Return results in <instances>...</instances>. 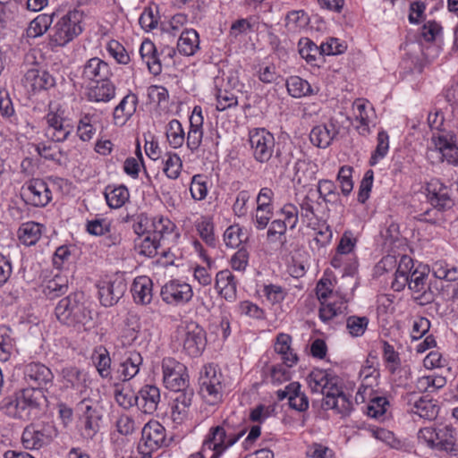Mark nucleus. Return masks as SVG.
I'll use <instances>...</instances> for the list:
<instances>
[{
	"instance_id": "nucleus-1",
	"label": "nucleus",
	"mask_w": 458,
	"mask_h": 458,
	"mask_svg": "<svg viewBox=\"0 0 458 458\" xmlns=\"http://www.w3.org/2000/svg\"><path fill=\"white\" fill-rule=\"evenodd\" d=\"M46 400L42 390L30 387L21 390L15 397L5 399L2 409L14 418L30 420L37 418Z\"/></svg>"
},
{
	"instance_id": "nucleus-2",
	"label": "nucleus",
	"mask_w": 458,
	"mask_h": 458,
	"mask_svg": "<svg viewBox=\"0 0 458 458\" xmlns=\"http://www.w3.org/2000/svg\"><path fill=\"white\" fill-rule=\"evenodd\" d=\"M83 299L82 293H73L61 299L55 309L57 319L69 327L89 325L92 320L91 311Z\"/></svg>"
},
{
	"instance_id": "nucleus-3",
	"label": "nucleus",
	"mask_w": 458,
	"mask_h": 458,
	"mask_svg": "<svg viewBox=\"0 0 458 458\" xmlns=\"http://www.w3.org/2000/svg\"><path fill=\"white\" fill-rule=\"evenodd\" d=\"M81 13L78 11L64 15L53 27L50 35L52 46L64 47L80 35L82 28L80 25Z\"/></svg>"
},
{
	"instance_id": "nucleus-4",
	"label": "nucleus",
	"mask_w": 458,
	"mask_h": 458,
	"mask_svg": "<svg viewBox=\"0 0 458 458\" xmlns=\"http://www.w3.org/2000/svg\"><path fill=\"white\" fill-rule=\"evenodd\" d=\"M438 283L442 282L428 280V274L418 269L409 276V288L413 293L414 300L422 306L434 301L439 293Z\"/></svg>"
},
{
	"instance_id": "nucleus-5",
	"label": "nucleus",
	"mask_w": 458,
	"mask_h": 458,
	"mask_svg": "<svg viewBox=\"0 0 458 458\" xmlns=\"http://www.w3.org/2000/svg\"><path fill=\"white\" fill-rule=\"evenodd\" d=\"M222 379V373L216 367L212 365L204 367L199 379V393L208 403L215 404L221 400Z\"/></svg>"
},
{
	"instance_id": "nucleus-6",
	"label": "nucleus",
	"mask_w": 458,
	"mask_h": 458,
	"mask_svg": "<svg viewBox=\"0 0 458 458\" xmlns=\"http://www.w3.org/2000/svg\"><path fill=\"white\" fill-rule=\"evenodd\" d=\"M242 430L237 434L228 432L224 426H216L210 429L208 438L203 443V452L211 453L209 458H218L229 446L235 444L244 435Z\"/></svg>"
},
{
	"instance_id": "nucleus-7",
	"label": "nucleus",
	"mask_w": 458,
	"mask_h": 458,
	"mask_svg": "<svg viewBox=\"0 0 458 458\" xmlns=\"http://www.w3.org/2000/svg\"><path fill=\"white\" fill-rule=\"evenodd\" d=\"M427 197L430 204L438 211L450 209L458 204L457 195L453 187H447L439 180H431L427 185Z\"/></svg>"
},
{
	"instance_id": "nucleus-8",
	"label": "nucleus",
	"mask_w": 458,
	"mask_h": 458,
	"mask_svg": "<svg viewBox=\"0 0 458 458\" xmlns=\"http://www.w3.org/2000/svg\"><path fill=\"white\" fill-rule=\"evenodd\" d=\"M181 330L183 352L191 357L199 356L207 344L205 330L194 321L187 322Z\"/></svg>"
},
{
	"instance_id": "nucleus-9",
	"label": "nucleus",
	"mask_w": 458,
	"mask_h": 458,
	"mask_svg": "<svg viewBox=\"0 0 458 458\" xmlns=\"http://www.w3.org/2000/svg\"><path fill=\"white\" fill-rule=\"evenodd\" d=\"M163 380L166 388L178 391L189 386V375L186 367L172 358L162 361Z\"/></svg>"
},
{
	"instance_id": "nucleus-10",
	"label": "nucleus",
	"mask_w": 458,
	"mask_h": 458,
	"mask_svg": "<svg viewBox=\"0 0 458 458\" xmlns=\"http://www.w3.org/2000/svg\"><path fill=\"white\" fill-rule=\"evenodd\" d=\"M250 144L254 158L260 163L267 162L274 152L275 138L264 128H256L250 131Z\"/></svg>"
},
{
	"instance_id": "nucleus-11",
	"label": "nucleus",
	"mask_w": 458,
	"mask_h": 458,
	"mask_svg": "<svg viewBox=\"0 0 458 458\" xmlns=\"http://www.w3.org/2000/svg\"><path fill=\"white\" fill-rule=\"evenodd\" d=\"M113 357L114 360H118L115 374L123 383L131 380L139 373L143 361L140 353L134 350L124 351L123 353L114 352Z\"/></svg>"
},
{
	"instance_id": "nucleus-12",
	"label": "nucleus",
	"mask_w": 458,
	"mask_h": 458,
	"mask_svg": "<svg viewBox=\"0 0 458 458\" xmlns=\"http://www.w3.org/2000/svg\"><path fill=\"white\" fill-rule=\"evenodd\" d=\"M55 435V429L51 424H36L25 428L22 433V444L27 449L38 450L47 445Z\"/></svg>"
},
{
	"instance_id": "nucleus-13",
	"label": "nucleus",
	"mask_w": 458,
	"mask_h": 458,
	"mask_svg": "<svg viewBox=\"0 0 458 458\" xmlns=\"http://www.w3.org/2000/svg\"><path fill=\"white\" fill-rule=\"evenodd\" d=\"M100 302L105 307L115 305L127 290L125 280L120 276L98 284Z\"/></svg>"
},
{
	"instance_id": "nucleus-14",
	"label": "nucleus",
	"mask_w": 458,
	"mask_h": 458,
	"mask_svg": "<svg viewBox=\"0 0 458 458\" xmlns=\"http://www.w3.org/2000/svg\"><path fill=\"white\" fill-rule=\"evenodd\" d=\"M21 195L28 203L35 207L47 206L52 198L48 185L42 179L28 182L21 189Z\"/></svg>"
},
{
	"instance_id": "nucleus-15",
	"label": "nucleus",
	"mask_w": 458,
	"mask_h": 458,
	"mask_svg": "<svg viewBox=\"0 0 458 458\" xmlns=\"http://www.w3.org/2000/svg\"><path fill=\"white\" fill-rule=\"evenodd\" d=\"M24 378L31 387L38 389L53 385L54 374L51 369L40 362H30L24 367Z\"/></svg>"
},
{
	"instance_id": "nucleus-16",
	"label": "nucleus",
	"mask_w": 458,
	"mask_h": 458,
	"mask_svg": "<svg viewBox=\"0 0 458 458\" xmlns=\"http://www.w3.org/2000/svg\"><path fill=\"white\" fill-rule=\"evenodd\" d=\"M160 295L165 303L177 305L191 301L193 293L190 284L178 281H170L161 288Z\"/></svg>"
},
{
	"instance_id": "nucleus-17",
	"label": "nucleus",
	"mask_w": 458,
	"mask_h": 458,
	"mask_svg": "<svg viewBox=\"0 0 458 458\" xmlns=\"http://www.w3.org/2000/svg\"><path fill=\"white\" fill-rule=\"evenodd\" d=\"M173 392L174 396L173 397L172 418L174 422L181 423L189 414L194 397V390L188 386Z\"/></svg>"
},
{
	"instance_id": "nucleus-18",
	"label": "nucleus",
	"mask_w": 458,
	"mask_h": 458,
	"mask_svg": "<svg viewBox=\"0 0 458 458\" xmlns=\"http://www.w3.org/2000/svg\"><path fill=\"white\" fill-rule=\"evenodd\" d=\"M408 405L411 406V411L420 418L432 420L437 417L439 407L431 399L417 396L415 392L406 394Z\"/></svg>"
},
{
	"instance_id": "nucleus-19",
	"label": "nucleus",
	"mask_w": 458,
	"mask_h": 458,
	"mask_svg": "<svg viewBox=\"0 0 458 458\" xmlns=\"http://www.w3.org/2000/svg\"><path fill=\"white\" fill-rule=\"evenodd\" d=\"M48 125L47 136L52 140L62 142L65 140L72 131V126L68 121L54 112H49L46 116Z\"/></svg>"
},
{
	"instance_id": "nucleus-20",
	"label": "nucleus",
	"mask_w": 458,
	"mask_h": 458,
	"mask_svg": "<svg viewBox=\"0 0 458 458\" xmlns=\"http://www.w3.org/2000/svg\"><path fill=\"white\" fill-rule=\"evenodd\" d=\"M78 407L81 411V420L84 423L83 435L87 438H92L99 429L98 420L101 416L90 400L83 399Z\"/></svg>"
},
{
	"instance_id": "nucleus-21",
	"label": "nucleus",
	"mask_w": 458,
	"mask_h": 458,
	"mask_svg": "<svg viewBox=\"0 0 458 458\" xmlns=\"http://www.w3.org/2000/svg\"><path fill=\"white\" fill-rule=\"evenodd\" d=\"M141 442L149 451L167 445L165 428L157 421L147 423L142 428Z\"/></svg>"
},
{
	"instance_id": "nucleus-22",
	"label": "nucleus",
	"mask_w": 458,
	"mask_h": 458,
	"mask_svg": "<svg viewBox=\"0 0 458 458\" xmlns=\"http://www.w3.org/2000/svg\"><path fill=\"white\" fill-rule=\"evenodd\" d=\"M431 143L436 150L441 154V159L454 166H458V146L453 136L433 135Z\"/></svg>"
},
{
	"instance_id": "nucleus-23",
	"label": "nucleus",
	"mask_w": 458,
	"mask_h": 458,
	"mask_svg": "<svg viewBox=\"0 0 458 458\" xmlns=\"http://www.w3.org/2000/svg\"><path fill=\"white\" fill-rule=\"evenodd\" d=\"M23 84L27 89L37 92L54 87L55 80L47 71L30 69L24 75Z\"/></svg>"
},
{
	"instance_id": "nucleus-24",
	"label": "nucleus",
	"mask_w": 458,
	"mask_h": 458,
	"mask_svg": "<svg viewBox=\"0 0 458 458\" xmlns=\"http://www.w3.org/2000/svg\"><path fill=\"white\" fill-rule=\"evenodd\" d=\"M160 403V390L153 385L143 386L137 394V407L146 414H153Z\"/></svg>"
},
{
	"instance_id": "nucleus-25",
	"label": "nucleus",
	"mask_w": 458,
	"mask_h": 458,
	"mask_svg": "<svg viewBox=\"0 0 458 458\" xmlns=\"http://www.w3.org/2000/svg\"><path fill=\"white\" fill-rule=\"evenodd\" d=\"M435 437L436 442L433 449L445 452L452 456L458 455L456 432L452 426H445L437 428Z\"/></svg>"
},
{
	"instance_id": "nucleus-26",
	"label": "nucleus",
	"mask_w": 458,
	"mask_h": 458,
	"mask_svg": "<svg viewBox=\"0 0 458 458\" xmlns=\"http://www.w3.org/2000/svg\"><path fill=\"white\" fill-rule=\"evenodd\" d=\"M112 72L107 63L98 57H93L87 61L83 66L82 78L93 82L110 79Z\"/></svg>"
},
{
	"instance_id": "nucleus-27",
	"label": "nucleus",
	"mask_w": 458,
	"mask_h": 458,
	"mask_svg": "<svg viewBox=\"0 0 458 458\" xmlns=\"http://www.w3.org/2000/svg\"><path fill=\"white\" fill-rule=\"evenodd\" d=\"M337 134L338 130L332 123L329 124H319L311 130L310 140L314 146L326 148L331 144Z\"/></svg>"
},
{
	"instance_id": "nucleus-28",
	"label": "nucleus",
	"mask_w": 458,
	"mask_h": 458,
	"mask_svg": "<svg viewBox=\"0 0 458 458\" xmlns=\"http://www.w3.org/2000/svg\"><path fill=\"white\" fill-rule=\"evenodd\" d=\"M216 289L225 300L233 301L236 297V280L228 269L219 271L216 276Z\"/></svg>"
},
{
	"instance_id": "nucleus-29",
	"label": "nucleus",
	"mask_w": 458,
	"mask_h": 458,
	"mask_svg": "<svg viewBox=\"0 0 458 458\" xmlns=\"http://www.w3.org/2000/svg\"><path fill=\"white\" fill-rule=\"evenodd\" d=\"M153 283L148 276H138L131 285V293L136 303L147 305L152 301Z\"/></svg>"
},
{
	"instance_id": "nucleus-30",
	"label": "nucleus",
	"mask_w": 458,
	"mask_h": 458,
	"mask_svg": "<svg viewBox=\"0 0 458 458\" xmlns=\"http://www.w3.org/2000/svg\"><path fill=\"white\" fill-rule=\"evenodd\" d=\"M94 83L88 89L87 98L89 101L108 102L114 98L115 87L109 79Z\"/></svg>"
},
{
	"instance_id": "nucleus-31",
	"label": "nucleus",
	"mask_w": 458,
	"mask_h": 458,
	"mask_svg": "<svg viewBox=\"0 0 458 458\" xmlns=\"http://www.w3.org/2000/svg\"><path fill=\"white\" fill-rule=\"evenodd\" d=\"M138 98L134 94L125 96L114 110V121L116 125H123L135 113Z\"/></svg>"
},
{
	"instance_id": "nucleus-32",
	"label": "nucleus",
	"mask_w": 458,
	"mask_h": 458,
	"mask_svg": "<svg viewBox=\"0 0 458 458\" xmlns=\"http://www.w3.org/2000/svg\"><path fill=\"white\" fill-rule=\"evenodd\" d=\"M140 54L146 62L148 71L154 75H158L162 71L161 62L157 56L156 46L150 40L142 42Z\"/></svg>"
},
{
	"instance_id": "nucleus-33",
	"label": "nucleus",
	"mask_w": 458,
	"mask_h": 458,
	"mask_svg": "<svg viewBox=\"0 0 458 458\" xmlns=\"http://www.w3.org/2000/svg\"><path fill=\"white\" fill-rule=\"evenodd\" d=\"M199 34L193 29L183 30L177 42L179 53L187 56L194 55L199 49Z\"/></svg>"
},
{
	"instance_id": "nucleus-34",
	"label": "nucleus",
	"mask_w": 458,
	"mask_h": 458,
	"mask_svg": "<svg viewBox=\"0 0 458 458\" xmlns=\"http://www.w3.org/2000/svg\"><path fill=\"white\" fill-rule=\"evenodd\" d=\"M69 291V280L67 276L57 274L50 279L44 287V293L49 299H55L64 295Z\"/></svg>"
},
{
	"instance_id": "nucleus-35",
	"label": "nucleus",
	"mask_w": 458,
	"mask_h": 458,
	"mask_svg": "<svg viewBox=\"0 0 458 458\" xmlns=\"http://www.w3.org/2000/svg\"><path fill=\"white\" fill-rule=\"evenodd\" d=\"M43 225L36 222L23 224L19 229V239L26 246L34 245L41 236Z\"/></svg>"
},
{
	"instance_id": "nucleus-36",
	"label": "nucleus",
	"mask_w": 458,
	"mask_h": 458,
	"mask_svg": "<svg viewBox=\"0 0 458 458\" xmlns=\"http://www.w3.org/2000/svg\"><path fill=\"white\" fill-rule=\"evenodd\" d=\"M298 46L301 56L309 64H315L314 63L318 58L324 56V52L321 51L320 46L318 47L308 38H301Z\"/></svg>"
},
{
	"instance_id": "nucleus-37",
	"label": "nucleus",
	"mask_w": 458,
	"mask_h": 458,
	"mask_svg": "<svg viewBox=\"0 0 458 458\" xmlns=\"http://www.w3.org/2000/svg\"><path fill=\"white\" fill-rule=\"evenodd\" d=\"M105 197L110 208H119L129 199L130 194L125 186L120 185L113 189L107 187L105 191Z\"/></svg>"
},
{
	"instance_id": "nucleus-38",
	"label": "nucleus",
	"mask_w": 458,
	"mask_h": 458,
	"mask_svg": "<svg viewBox=\"0 0 458 458\" xmlns=\"http://www.w3.org/2000/svg\"><path fill=\"white\" fill-rule=\"evenodd\" d=\"M63 378L66 387H72L82 391L86 387V375L75 367L65 368L62 370Z\"/></svg>"
},
{
	"instance_id": "nucleus-39",
	"label": "nucleus",
	"mask_w": 458,
	"mask_h": 458,
	"mask_svg": "<svg viewBox=\"0 0 458 458\" xmlns=\"http://www.w3.org/2000/svg\"><path fill=\"white\" fill-rule=\"evenodd\" d=\"M288 93L293 98H301L313 94L310 83L298 76H292L286 81Z\"/></svg>"
},
{
	"instance_id": "nucleus-40",
	"label": "nucleus",
	"mask_w": 458,
	"mask_h": 458,
	"mask_svg": "<svg viewBox=\"0 0 458 458\" xmlns=\"http://www.w3.org/2000/svg\"><path fill=\"white\" fill-rule=\"evenodd\" d=\"M159 241L157 235L148 234L144 239L138 238L135 240V250L139 254L148 258H153L157 253Z\"/></svg>"
},
{
	"instance_id": "nucleus-41",
	"label": "nucleus",
	"mask_w": 458,
	"mask_h": 458,
	"mask_svg": "<svg viewBox=\"0 0 458 458\" xmlns=\"http://www.w3.org/2000/svg\"><path fill=\"white\" fill-rule=\"evenodd\" d=\"M165 134L170 146L174 148L182 147L185 140L182 126L177 119H173L168 123Z\"/></svg>"
},
{
	"instance_id": "nucleus-42",
	"label": "nucleus",
	"mask_w": 458,
	"mask_h": 458,
	"mask_svg": "<svg viewBox=\"0 0 458 458\" xmlns=\"http://www.w3.org/2000/svg\"><path fill=\"white\" fill-rule=\"evenodd\" d=\"M53 22V16L48 14H39L30 21L27 29L29 38H37L42 36Z\"/></svg>"
},
{
	"instance_id": "nucleus-43",
	"label": "nucleus",
	"mask_w": 458,
	"mask_h": 458,
	"mask_svg": "<svg viewBox=\"0 0 458 458\" xmlns=\"http://www.w3.org/2000/svg\"><path fill=\"white\" fill-rule=\"evenodd\" d=\"M340 378L331 374L329 380L323 390L324 400L322 406L325 409L327 405H335V398L344 392L340 385Z\"/></svg>"
},
{
	"instance_id": "nucleus-44",
	"label": "nucleus",
	"mask_w": 458,
	"mask_h": 458,
	"mask_svg": "<svg viewBox=\"0 0 458 458\" xmlns=\"http://www.w3.org/2000/svg\"><path fill=\"white\" fill-rule=\"evenodd\" d=\"M111 358L108 351L100 346L98 352V356L95 360L96 369L102 378L111 380L112 377V369H111Z\"/></svg>"
},
{
	"instance_id": "nucleus-45",
	"label": "nucleus",
	"mask_w": 458,
	"mask_h": 458,
	"mask_svg": "<svg viewBox=\"0 0 458 458\" xmlns=\"http://www.w3.org/2000/svg\"><path fill=\"white\" fill-rule=\"evenodd\" d=\"M331 373L323 369H315L308 376L309 386L313 393H323Z\"/></svg>"
},
{
	"instance_id": "nucleus-46",
	"label": "nucleus",
	"mask_w": 458,
	"mask_h": 458,
	"mask_svg": "<svg viewBox=\"0 0 458 458\" xmlns=\"http://www.w3.org/2000/svg\"><path fill=\"white\" fill-rule=\"evenodd\" d=\"M308 21L309 17L302 10L289 12L285 17V26L291 31L305 27Z\"/></svg>"
},
{
	"instance_id": "nucleus-47",
	"label": "nucleus",
	"mask_w": 458,
	"mask_h": 458,
	"mask_svg": "<svg viewBox=\"0 0 458 458\" xmlns=\"http://www.w3.org/2000/svg\"><path fill=\"white\" fill-rule=\"evenodd\" d=\"M195 124H190V131H188L186 143L187 147L191 150L195 151L200 146L203 131L202 126H200V119L194 118Z\"/></svg>"
},
{
	"instance_id": "nucleus-48",
	"label": "nucleus",
	"mask_w": 458,
	"mask_h": 458,
	"mask_svg": "<svg viewBox=\"0 0 458 458\" xmlns=\"http://www.w3.org/2000/svg\"><path fill=\"white\" fill-rule=\"evenodd\" d=\"M114 399L123 409H130L133 405H137V394H133L131 392H124L120 383L114 384Z\"/></svg>"
},
{
	"instance_id": "nucleus-49",
	"label": "nucleus",
	"mask_w": 458,
	"mask_h": 458,
	"mask_svg": "<svg viewBox=\"0 0 458 458\" xmlns=\"http://www.w3.org/2000/svg\"><path fill=\"white\" fill-rule=\"evenodd\" d=\"M388 139L389 137L386 131H381L378 132L377 145L369 160L370 165H375L378 159L386 157L389 148Z\"/></svg>"
},
{
	"instance_id": "nucleus-50",
	"label": "nucleus",
	"mask_w": 458,
	"mask_h": 458,
	"mask_svg": "<svg viewBox=\"0 0 458 458\" xmlns=\"http://www.w3.org/2000/svg\"><path fill=\"white\" fill-rule=\"evenodd\" d=\"M369 324L367 317L351 316L346 320V327L352 336H360Z\"/></svg>"
},
{
	"instance_id": "nucleus-51",
	"label": "nucleus",
	"mask_w": 458,
	"mask_h": 458,
	"mask_svg": "<svg viewBox=\"0 0 458 458\" xmlns=\"http://www.w3.org/2000/svg\"><path fill=\"white\" fill-rule=\"evenodd\" d=\"M151 234L153 236L157 235V238L160 241L164 234L170 233L173 231L174 225L168 218L159 216L151 220Z\"/></svg>"
},
{
	"instance_id": "nucleus-52",
	"label": "nucleus",
	"mask_w": 458,
	"mask_h": 458,
	"mask_svg": "<svg viewBox=\"0 0 458 458\" xmlns=\"http://www.w3.org/2000/svg\"><path fill=\"white\" fill-rule=\"evenodd\" d=\"M355 108L357 110L356 114V121L359 122V125H357V130L359 133L361 135H366L369 133V120L367 114V105L365 103H361L360 101L355 102Z\"/></svg>"
},
{
	"instance_id": "nucleus-53",
	"label": "nucleus",
	"mask_w": 458,
	"mask_h": 458,
	"mask_svg": "<svg viewBox=\"0 0 458 458\" xmlns=\"http://www.w3.org/2000/svg\"><path fill=\"white\" fill-rule=\"evenodd\" d=\"M352 167L344 165L342 166L337 174V181L340 182L342 193L347 196L351 193L353 188V182L352 180Z\"/></svg>"
},
{
	"instance_id": "nucleus-54",
	"label": "nucleus",
	"mask_w": 458,
	"mask_h": 458,
	"mask_svg": "<svg viewBox=\"0 0 458 458\" xmlns=\"http://www.w3.org/2000/svg\"><path fill=\"white\" fill-rule=\"evenodd\" d=\"M182 160L177 154H167V158L165 161L164 172L167 177L176 179L181 173Z\"/></svg>"
},
{
	"instance_id": "nucleus-55",
	"label": "nucleus",
	"mask_w": 458,
	"mask_h": 458,
	"mask_svg": "<svg viewBox=\"0 0 458 458\" xmlns=\"http://www.w3.org/2000/svg\"><path fill=\"white\" fill-rule=\"evenodd\" d=\"M238 105L237 97L227 90L219 89L216 93V109L225 111Z\"/></svg>"
},
{
	"instance_id": "nucleus-56",
	"label": "nucleus",
	"mask_w": 458,
	"mask_h": 458,
	"mask_svg": "<svg viewBox=\"0 0 458 458\" xmlns=\"http://www.w3.org/2000/svg\"><path fill=\"white\" fill-rule=\"evenodd\" d=\"M242 235V230L238 225L229 226L224 233L225 245L230 248L238 247L244 241Z\"/></svg>"
},
{
	"instance_id": "nucleus-57",
	"label": "nucleus",
	"mask_w": 458,
	"mask_h": 458,
	"mask_svg": "<svg viewBox=\"0 0 458 458\" xmlns=\"http://www.w3.org/2000/svg\"><path fill=\"white\" fill-rule=\"evenodd\" d=\"M335 405H327L325 409H332L335 410L337 413L342 414L343 416H347L352 410V403L351 402L349 396H347L344 392H342L339 396L335 398Z\"/></svg>"
},
{
	"instance_id": "nucleus-58",
	"label": "nucleus",
	"mask_w": 458,
	"mask_h": 458,
	"mask_svg": "<svg viewBox=\"0 0 458 458\" xmlns=\"http://www.w3.org/2000/svg\"><path fill=\"white\" fill-rule=\"evenodd\" d=\"M198 231L201 239L209 246H216V239L213 232V224L209 219H203L198 224Z\"/></svg>"
},
{
	"instance_id": "nucleus-59",
	"label": "nucleus",
	"mask_w": 458,
	"mask_h": 458,
	"mask_svg": "<svg viewBox=\"0 0 458 458\" xmlns=\"http://www.w3.org/2000/svg\"><path fill=\"white\" fill-rule=\"evenodd\" d=\"M373 178H374L373 171L368 170L365 173L364 177L360 182V189H359L358 201L360 203H365V201L369 199V192L371 191L372 184H373Z\"/></svg>"
},
{
	"instance_id": "nucleus-60",
	"label": "nucleus",
	"mask_w": 458,
	"mask_h": 458,
	"mask_svg": "<svg viewBox=\"0 0 458 458\" xmlns=\"http://www.w3.org/2000/svg\"><path fill=\"white\" fill-rule=\"evenodd\" d=\"M389 404L386 397L378 396L371 399L368 405L367 413L372 418H377L386 411V406Z\"/></svg>"
},
{
	"instance_id": "nucleus-61",
	"label": "nucleus",
	"mask_w": 458,
	"mask_h": 458,
	"mask_svg": "<svg viewBox=\"0 0 458 458\" xmlns=\"http://www.w3.org/2000/svg\"><path fill=\"white\" fill-rule=\"evenodd\" d=\"M108 52L110 55L117 61V63L122 64H126L130 61V56L127 54L125 48L117 41L112 40L108 44Z\"/></svg>"
},
{
	"instance_id": "nucleus-62",
	"label": "nucleus",
	"mask_w": 458,
	"mask_h": 458,
	"mask_svg": "<svg viewBox=\"0 0 458 458\" xmlns=\"http://www.w3.org/2000/svg\"><path fill=\"white\" fill-rule=\"evenodd\" d=\"M201 175H194L191 183L190 191L194 199H204L208 193V188L205 182L200 181Z\"/></svg>"
},
{
	"instance_id": "nucleus-63",
	"label": "nucleus",
	"mask_w": 458,
	"mask_h": 458,
	"mask_svg": "<svg viewBox=\"0 0 458 458\" xmlns=\"http://www.w3.org/2000/svg\"><path fill=\"white\" fill-rule=\"evenodd\" d=\"M139 23L145 31H149L157 26L158 20L154 14L151 7L144 9L139 18Z\"/></svg>"
},
{
	"instance_id": "nucleus-64",
	"label": "nucleus",
	"mask_w": 458,
	"mask_h": 458,
	"mask_svg": "<svg viewBox=\"0 0 458 458\" xmlns=\"http://www.w3.org/2000/svg\"><path fill=\"white\" fill-rule=\"evenodd\" d=\"M442 27L435 21L426 22L421 28V37L428 42H432L441 32Z\"/></svg>"
}]
</instances>
